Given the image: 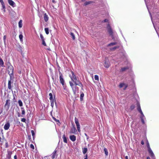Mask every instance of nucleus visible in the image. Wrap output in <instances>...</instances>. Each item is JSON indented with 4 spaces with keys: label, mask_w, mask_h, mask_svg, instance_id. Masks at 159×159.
Returning a JSON list of instances; mask_svg holds the SVG:
<instances>
[{
    "label": "nucleus",
    "mask_w": 159,
    "mask_h": 159,
    "mask_svg": "<svg viewBox=\"0 0 159 159\" xmlns=\"http://www.w3.org/2000/svg\"><path fill=\"white\" fill-rule=\"evenodd\" d=\"M7 71L8 74H9L10 78H13L14 77L13 75V66L10 63L7 64Z\"/></svg>",
    "instance_id": "1"
},
{
    "label": "nucleus",
    "mask_w": 159,
    "mask_h": 159,
    "mask_svg": "<svg viewBox=\"0 0 159 159\" xmlns=\"http://www.w3.org/2000/svg\"><path fill=\"white\" fill-rule=\"evenodd\" d=\"M75 84L76 85H78L81 87H83V85L80 81L77 78H76L75 80H72Z\"/></svg>",
    "instance_id": "2"
},
{
    "label": "nucleus",
    "mask_w": 159,
    "mask_h": 159,
    "mask_svg": "<svg viewBox=\"0 0 159 159\" xmlns=\"http://www.w3.org/2000/svg\"><path fill=\"white\" fill-rule=\"evenodd\" d=\"M59 78L60 83L63 85V87L64 88V89H65V82L64 80L63 79V77L62 73L59 71Z\"/></svg>",
    "instance_id": "3"
},
{
    "label": "nucleus",
    "mask_w": 159,
    "mask_h": 159,
    "mask_svg": "<svg viewBox=\"0 0 159 159\" xmlns=\"http://www.w3.org/2000/svg\"><path fill=\"white\" fill-rule=\"evenodd\" d=\"M147 147L148 148V151L150 155V156L152 155V156H153L154 154L153 153V152L152 151L150 147L149 144L148 140H147Z\"/></svg>",
    "instance_id": "4"
},
{
    "label": "nucleus",
    "mask_w": 159,
    "mask_h": 159,
    "mask_svg": "<svg viewBox=\"0 0 159 159\" xmlns=\"http://www.w3.org/2000/svg\"><path fill=\"white\" fill-rule=\"evenodd\" d=\"M10 78V79L8 80V88L9 89H11V84L13 83L14 77H13L12 78Z\"/></svg>",
    "instance_id": "5"
},
{
    "label": "nucleus",
    "mask_w": 159,
    "mask_h": 159,
    "mask_svg": "<svg viewBox=\"0 0 159 159\" xmlns=\"http://www.w3.org/2000/svg\"><path fill=\"white\" fill-rule=\"evenodd\" d=\"M104 66L106 68H108L110 66V62L107 59H105Z\"/></svg>",
    "instance_id": "6"
},
{
    "label": "nucleus",
    "mask_w": 159,
    "mask_h": 159,
    "mask_svg": "<svg viewBox=\"0 0 159 159\" xmlns=\"http://www.w3.org/2000/svg\"><path fill=\"white\" fill-rule=\"evenodd\" d=\"M71 72L72 74V75H69V76L70 77L71 80H75L76 78H77L76 76L74 74V73L72 71H71Z\"/></svg>",
    "instance_id": "7"
},
{
    "label": "nucleus",
    "mask_w": 159,
    "mask_h": 159,
    "mask_svg": "<svg viewBox=\"0 0 159 159\" xmlns=\"http://www.w3.org/2000/svg\"><path fill=\"white\" fill-rule=\"evenodd\" d=\"M8 2L9 5L13 7H14L16 6L15 3L12 0H7Z\"/></svg>",
    "instance_id": "8"
},
{
    "label": "nucleus",
    "mask_w": 159,
    "mask_h": 159,
    "mask_svg": "<svg viewBox=\"0 0 159 159\" xmlns=\"http://www.w3.org/2000/svg\"><path fill=\"white\" fill-rule=\"evenodd\" d=\"M107 28L108 30V32L109 34L110 35H112L113 34V32L111 29V27L109 25H108L107 26Z\"/></svg>",
    "instance_id": "9"
},
{
    "label": "nucleus",
    "mask_w": 159,
    "mask_h": 159,
    "mask_svg": "<svg viewBox=\"0 0 159 159\" xmlns=\"http://www.w3.org/2000/svg\"><path fill=\"white\" fill-rule=\"evenodd\" d=\"M10 126V123L8 122L7 123L4 125V129L5 130H8Z\"/></svg>",
    "instance_id": "10"
},
{
    "label": "nucleus",
    "mask_w": 159,
    "mask_h": 159,
    "mask_svg": "<svg viewBox=\"0 0 159 159\" xmlns=\"http://www.w3.org/2000/svg\"><path fill=\"white\" fill-rule=\"evenodd\" d=\"M141 116H140V118H141V121L143 124H144V119L145 118V117L144 116V115L143 114V112H142V114H141Z\"/></svg>",
    "instance_id": "11"
},
{
    "label": "nucleus",
    "mask_w": 159,
    "mask_h": 159,
    "mask_svg": "<svg viewBox=\"0 0 159 159\" xmlns=\"http://www.w3.org/2000/svg\"><path fill=\"white\" fill-rule=\"evenodd\" d=\"M69 84H70L73 90V91L74 93H76V90L75 89V88L73 87L74 85L73 83L71 81H70Z\"/></svg>",
    "instance_id": "12"
},
{
    "label": "nucleus",
    "mask_w": 159,
    "mask_h": 159,
    "mask_svg": "<svg viewBox=\"0 0 159 159\" xmlns=\"http://www.w3.org/2000/svg\"><path fill=\"white\" fill-rule=\"evenodd\" d=\"M10 100L9 99L7 100L6 101L5 106L7 107L8 108H9L10 106Z\"/></svg>",
    "instance_id": "13"
},
{
    "label": "nucleus",
    "mask_w": 159,
    "mask_h": 159,
    "mask_svg": "<svg viewBox=\"0 0 159 159\" xmlns=\"http://www.w3.org/2000/svg\"><path fill=\"white\" fill-rule=\"evenodd\" d=\"M137 110L140 113V114H142V111L140 105L139 103H137Z\"/></svg>",
    "instance_id": "14"
},
{
    "label": "nucleus",
    "mask_w": 159,
    "mask_h": 159,
    "mask_svg": "<svg viewBox=\"0 0 159 159\" xmlns=\"http://www.w3.org/2000/svg\"><path fill=\"white\" fill-rule=\"evenodd\" d=\"M43 18L44 21L46 22H47L48 20V15L46 13L44 14Z\"/></svg>",
    "instance_id": "15"
},
{
    "label": "nucleus",
    "mask_w": 159,
    "mask_h": 159,
    "mask_svg": "<svg viewBox=\"0 0 159 159\" xmlns=\"http://www.w3.org/2000/svg\"><path fill=\"white\" fill-rule=\"evenodd\" d=\"M70 139L72 141H75L76 140V137L74 135L70 136Z\"/></svg>",
    "instance_id": "16"
},
{
    "label": "nucleus",
    "mask_w": 159,
    "mask_h": 159,
    "mask_svg": "<svg viewBox=\"0 0 159 159\" xmlns=\"http://www.w3.org/2000/svg\"><path fill=\"white\" fill-rule=\"evenodd\" d=\"M77 131V130L75 127H74L71 129L70 130V133L73 134H75Z\"/></svg>",
    "instance_id": "17"
},
{
    "label": "nucleus",
    "mask_w": 159,
    "mask_h": 159,
    "mask_svg": "<svg viewBox=\"0 0 159 159\" xmlns=\"http://www.w3.org/2000/svg\"><path fill=\"white\" fill-rule=\"evenodd\" d=\"M128 69V67H124L121 68L120 70V72H124L126 70Z\"/></svg>",
    "instance_id": "18"
},
{
    "label": "nucleus",
    "mask_w": 159,
    "mask_h": 159,
    "mask_svg": "<svg viewBox=\"0 0 159 159\" xmlns=\"http://www.w3.org/2000/svg\"><path fill=\"white\" fill-rule=\"evenodd\" d=\"M57 152V151L56 150H55L54 152L52 153V158L53 159L54 158L56 157V154Z\"/></svg>",
    "instance_id": "19"
},
{
    "label": "nucleus",
    "mask_w": 159,
    "mask_h": 159,
    "mask_svg": "<svg viewBox=\"0 0 159 159\" xmlns=\"http://www.w3.org/2000/svg\"><path fill=\"white\" fill-rule=\"evenodd\" d=\"M11 154H12V153L11 152H9V151L8 152V155H7V158L8 159H10V158H11Z\"/></svg>",
    "instance_id": "20"
},
{
    "label": "nucleus",
    "mask_w": 159,
    "mask_h": 159,
    "mask_svg": "<svg viewBox=\"0 0 159 159\" xmlns=\"http://www.w3.org/2000/svg\"><path fill=\"white\" fill-rule=\"evenodd\" d=\"M63 140L64 142L66 143H67V140L66 138V137L65 134L63 135Z\"/></svg>",
    "instance_id": "21"
},
{
    "label": "nucleus",
    "mask_w": 159,
    "mask_h": 159,
    "mask_svg": "<svg viewBox=\"0 0 159 159\" xmlns=\"http://www.w3.org/2000/svg\"><path fill=\"white\" fill-rule=\"evenodd\" d=\"M87 151V148H82V152L83 154H85Z\"/></svg>",
    "instance_id": "22"
},
{
    "label": "nucleus",
    "mask_w": 159,
    "mask_h": 159,
    "mask_svg": "<svg viewBox=\"0 0 159 159\" xmlns=\"http://www.w3.org/2000/svg\"><path fill=\"white\" fill-rule=\"evenodd\" d=\"M22 20H20V21L19 22V28H21L22 27Z\"/></svg>",
    "instance_id": "23"
},
{
    "label": "nucleus",
    "mask_w": 159,
    "mask_h": 159,
    "mask_svg": "<svg viewBox=\"0 0 159 159\" xmlns=\"http://www.w3.org/2000/svg\"><path fill=\"white\" fill-rule=\"evenodd\" d=\"M76 126H77V130L79 132H80V124H78L76 125Z\"/></svg>",
    "instance_id": "24"
},
{
    "label": "nucleus",
    "mask_w": 159,
    "mask_h": 159,
    "mask_svg": "<svg viewBox=\"0 0 159 159\" xmlns=\"http://www.w3.org/2000/svg\"><path fill=\"white\" fill-rule=\"evenodd\" d=\"M49 96H50L49 99L50 100H54V99L53 98L52 94L51 93H50L49 94Z\"/></svg>",
    "instance_id": "25"
},
{
    "label": "nucleus",
    "mask_w": 159,
    "mask_h": 159,
    "mask_svg": "<svg viewBox=\"0 0 159 159\" xmlns=\"http://www.w3.org/2000/svg\"><path fill=\"white\" fill-rule=\"evenodd\" d=\"M45 32L47 34H48L49 33V29L48 28H45Z\"/></svg>",
    "instance_id": "26"
},
{
    "label": "nucleus",
    "mask_w": 159,
    "mask_h": 159,
    "mask_svg": "<svg viewBox=\"0 0 159 159\" xmlns=\"http://www.w3.org/2000/svg\"><path fill=\"white\" fill-rule=\"evenodd\" d=\"M104 151L105 155L106 156H107L108 155V153L107 149L106 148H104Z\"/></svg>",
    "instance_id": "27"
},
{
    "label": "nucleus",
    "mask_w": 159,
    "mask_h": 159,
    "mask_svg": "<svg viewBox=\"0 0 159 159\" xmlns=\"http://www.w3.org/2000/svg\"><path fill=\"white\" fill-rule=\"evenodd\" d=\"M18 103L19 104V105L20 107H22L23 106V103L21 100H19L18 101Z\"/></svg>",
    "instance_id": "28"
},
{
    "label": "nucleus",
    "mask_w": 159,
    "mask_h": 159,
    "mask_svg": "<svg viewBox=\"0 0 159 159\" xmlns=\"http://www.w3.org/2000/svg\"><path fill=\"white\" fill-rule=\"evenodd\" d=\"M23 36L22 34H20L19 36V38H20V40L21 42L23 41Z\"/></svg>",
    "instance_id": "29"
},
{
    "label": "nucleus",
    "mask_w": 159,
    "mask_h": 159,
    "mask_svg": "<svg viewBox=\"0 0 159 159\" xmlns=\"http://www.w3.org/2000/svg\"><path fill=\"white\" fill-rule=\"evenodd\" d=\"M116 43H116V42L112 43H110V44H109L108 45V46H113V45H116Z\"/></svg>",
    "instance_id": "30"
},
{
    "label": "nucleus",
    "mask_w": 159,
    "mask_h": 159,
    "mask_svg": "<svg viewBox=\"0 0 159 159\" xmlns=\"http://www.w3.org/2000/svg\"><path fill=\"white\" fill-rule=\"evenodd\" d=\"M125 85V84L124 83H121L120 84V85H119V87L120 88H121L122 87H123Z\"/></svg>",
    "instance_id": "31"
},
{
    "label": "nucleus",
    "mask_w": 159,
    "mask_h": 159,
    "mask_svg": "<svg viewBox=\"0 0 159 159\" xmlns=\"http://www.w3.org/2000/svg\"><path fill=\"white\" fill-rule=\"evenodd\" d=\"M75 121L76 125L79 124L78 119L76 118L75 117Z\"/></svg>",
    "instance_id": "32"
},
{
    "label": "nucleus",
    "mask_w": 159,
    "mask_h": 159,
    "mask_svg": "<svg viewBox=\"0 0 159 159\" xmlns=\"http://www.w3.org/2000/svg\"><path fill=\"white\" fill-rule=\"evenodd\" d=\"M70 35L72 36V39L73 40L75 39V36L74 34L72 33H70Z\"/></svg>",
    "instance_id": "33"
},
{
    "label": "nucleus",
    "mask_w": 159,
    "mask_h": 159,
    "mask_svg": "<svg viewBox=\"0 0 159 159\" xmlns=\"http://www.w3.org/2000/svg\"><path fill=\"white\" fill-rule=\"evenodd\" d=\"M84 96V94L83 93H82L80 94V99L81 100H82L83 99V97Z\"/></svg>",
    "instance_id": "34"
},
{
    "label": "nucleus",
    "mask_w": 159,
    "mask_h": 159,
    "mask_svg": "<svg viewBox=\"0 0 159 159\" xmlns=\"http://www.w3.org/2000/svg\"><path fill=\"white\" fill-rule=\"evenodd\" d=\"M94 79L95 80L98 81L99 80V77L98 75H95L94 76Z\"/></svg>",
    "instance_id": "35"
},
{
    "label": "nucleus",
    "mask_w": 159,
    "mask_h": 159,
    "mask_svg": "<svg viewBox=\"0 0 159 159\" xmlns=\"http://www.w3.org/2000/svg\"><path fill=\"white\" fill-rule=\"evenodd\" d=\"M119 48V46H116L114 48H110V50H114L116 49L117 48Z\"/></svg>",
    "instance_id": "36"
},
{
    "label": "nucleus",
    "mask_w": 159,
    "mask_h": 159,
    "mask_svg": "<svg viewBox=\"0 0 159 159\" xmlns=\"http://www.w3.org/2000/svg\"><path fill=\"white\" fill-rule=\"evenodd\" d=\"M50 102H51V106L52 107H53L54 106V100H50Z\"/></svg>",
    "instance_id": "37"
},
{
    "label": "nucleus",
    "mask_w": 159,
    "mask_h": 159,
    "mask_svg": "<svg viewBox=\"0 0 159 159\" xmlns=\"http://www.w3.org/2000/svg\"><path fill=\"white\" fill-rule=\"evenodd\" d=\"M31 133L33 136V138L34 139L35 137V134L34 131L33 130H31Z\"/></svg>",
    "instance_id": "38"
},
{
    "label": "nucleus",
    "mask_w": 159,
    "mask_h": 159,
    "mask_svg": "<svg viewBox=\"0 0 159 159\" xmlns=\"http://www.w3.org/2000/svg\"><path fill=\"white\" fill-rule=\"evenodd\" d=\"M42 44L44 46H46V44L44 40H42Z\"/></svg>",
    "instance_id": "39"
},
{
    "label": "nucleus",
    "mask_w": 159,
    "mask_h": 159,
    "mask_svg": "<svg viewBox=\"0 0 159 159\" xmlns=\"http://www.w3.org/2000/svg\"><path fill=\"white\" fill-rule=\"evenodd\" d=\"M91 2H86L84 3V4L85 5H87L88 4H90L91 3Z\"/></svg>",
    "instance_id": "40"
},
{
    "label": "nucleus",
    "mask_w": 159,
    "mask_h": 159,
    "mask_svg": "<svg viewBox=\"0 0 159 159\" xmlns=\"http://www.w3.org/2000/svg\"><path fill=\"white\" fill-rule=\"evenodd\" d=\"M40 37L41 38L42 40H44L43 37V35L41 34H40Z\"/></svg>",
    "instance_id": "41"
},
{
    "label": "nucleus",
    "mask_w": 159,
    "mask_h": 159,
    "mask_svg": "<svg viewBox=\"0 0 159 159\" xmlns=\"http://www.w3.org/2000/svg\"><path fill=\"white\" fill-rule=\"evenodd\" d=\"M6 35H4V36H3V40H4V43L5 44V42H6Z\"/></svg>",
    "instance_id": "42"
},
{
    "label": "nucleus",
    "mask_w": 159,
    "mask_h": 159,
    "mask_svg": "<svg viewBox=\"0 0 159 159\" xmlns=\"http://www.w3.org/2000/svg\"><path fill=\"white\" fill-rule=\"evenodd\" d=\"M30 147L31 148L33 149H34V146L32 144H30Z\"/></svg>",
    "instance_id": "43"
},
{
    "label": "nucleus",
    "mask_w": 159,
    "mask_h": 159,
    "mask_svg": "<svg viewBox=\"0 0 159 159\" xmlns=\"http://www.w3.org/2000/svg\"><path fill=\"white\" fill-rule=\"evenodd\" d=\"M25 113V110H22L21 114L23 115H24Z\"/></svg>",
    "instance_id": "44"
},
{
    "label": "nucleus",
    "mask_w": 159,
    "mask_h": 159,
    "mask_svg": "<svg viewBox=\"0 0 159 159\" xmlns=\"http://www.w3.org/2000/svg\"><path fill=\"white\" fill-rule=\"evenodd\" d=\"M134 107H135L134 105H132L130 107V108L131 110H132L134 108Z\"/></svg>",
    "instance_id": "45"
},
{
    "label": "nucleus",
    "mask_w": 159,
    "mask_h": 159,
    "mask_svg": "<svg viewBox=\"0 0 159 159\" xmlns=\"http://www.w3.org/2000/svg\"><path fill=\"white\" fill-rule=\"evenodd\" d=\"M21 121L23 122H25L26 120L24 118H22L21 120Z\"/></svg>",
    "instance_id": "46"
},
{
    "label": "nucleus",
    "mask_w": 159,
    "mask_h": 159,
    "mask_svg": "<svg viewBox=\"0 0 159 159\" xmlns=\"http://www.w3.org/2000/svg\"><path fill=\"white\" fill-rule=\"evenodd\" d=\"M2 9H5V6L4 4V3H3V4H2Z\"/></svg>",
    "instance_id": "47"
},
{
    "label": "nucleus",
    "mask_w": 159,
    "mask_h": 159,
    "mask_svg": "<svg viewBox=\"0 0 159 159\" xmlns=\"http://www.w3.org/2000/svg\"><path fill=\"white\" fill-rule=\"evenodd\" d=\"M124 86H125V88L124 89L125 90L128 87V85L125 84V85Z\"/></svg>",
    "instance_id": "48"
},
{
    "label": "nucleus",
    "mask_w": 159,
    "mask_h": 159,
    "mask_svg": "<svg viewBox=\"0 0 159 159\" xmlns=\"http://www.w3.org/2000/svg\"><path fill=\"white\" fill-rule=\"evenodd\" d=\"M53 119L56 121V122H59V120H57L55 118L53 117Z\"/></svg>",
    "instance_id": "49"
},
{
    "label": "nucleus",
    "mask_w": 159,
    "mask_h": 159,
    "mask_svg": "<svg viewBox=\"0 0 159 159\" xmlns=\"http://www.w3.org/2000/svg\"><path fill=\"white\" fill-rule=\"evenodd\" d=\"M150 156L152 158V159H155V157L154 154L153 156H152V155Z\"/></svg>",
    "instance_id": "50"
},
{
    "label": "nucleus",
    "mask_w": 159,
    "mask_h": 159,
    "mask_svg": "<svg viewBox=\"0 0 159 159\" xmlns=\"http://www.w3.org/2000/svg\"><path fill=\"white\" fill-rule=\"evenodd\" d=\"M0 2L1 3V4L4 3V2H3V0H0Z\"/></svg>",
    "instance_id": "51"
},
{
    "label": "nucleus",
    "mask_w": 159,
    "mask_h": 159,
    "mask_svg": "<svg viewBox=\"0 0 159 159\" xmlns=\"http://www.w3.org/2000/svg\"><path fill=\"white\" fill-rule=\"evenodd\" d=\"M85 158L84 159H88V158H87L88 155H87V154H86L85 155Z\"/></svg>",
    "instance_id": "52"
},
{
    "label": "nucleus",
    "mask_w": 159,
    "mask_h": 159,
    "mask_svg": "<svg viewBox=\"0 0 159 159\" xmlns=\"http://www.w3.org/2000/svg\"><path fill=\"white\" fill-rule=\"evenodd\" d=\"M108 21V20L107 19H105L104 20V22H107Z\"/></svg>",
    "instance_id": "53"
},
{
    "label": "nucleus",
    "mask_w": 159,
    "mask_h": 159,
    "mask_svg": "<svg viewBox=\"0 0 159 159\" xmlns=\"http://www.w3.org/2000/svg\"><path fill=\"white\" fill-rule=\"evenodd\" d=\"M17 157L16 155H15L14 156V159H17Z\"/></svg>",
    "instance_id": "54"
},
{
    "label": "nucleus",
    "mask_w": 159,
    "mask_h": 159,
    "mask_svg": "<svg viewBox=\"0 0 159 159\" xmlns=\"http://www.w3.org/2000/svg\"><path fill=\"white\" fill-rule=\"evenodd\" d=\"M141 143L142 145H143L144 144V142L143 141H142L141 142Z\"/></svg>",
    "instance_id": "55"
},
{
    "label": "nucleus",
    "mask_w": 159,
    "mask_h": 159,
    "mask_svg": "<svg viewBox=\"0 0 159 159\" xmlns=\"http://www.w3.org/2000/svg\"><path fill=\"white\" fill-rule=\"evenodd\" d=\"M125 158L126 159H128V156H126L125 157Z\"/></svg>",
    "instance_id": "56"
},
{
    "label": "nucleus",
    "mask_w": 159,
    "mask_h": 159,
    "mask_svg": "<svg viewBox=\"0 0 159 159\" xmlns=\"http://www.w3.org/2000/svg\"><path fill=\"white\" fill-rule=\"evenodd\" d=\"M21 109L22 110H25L23 107H21Z\"/></svg>",
    "instance_id": "57"
},
{
    "label": "nucleus",
    "mask_w": 159,
    "mask_h": 159,
    "mask_svg": "<svg viewBox=\"0 0 159 159\" xmlns=\"http://www.w3.org/2000/svg\"><path fill=\"white\" fill-rule=\"evenodd\" d=\"M147 159H150V158L149 157H147Z\"/></svg>",
    "instance_id": "58"
},
{
    "label": "nucleus",
    "mask_w": 159,
    "mask_h": 159,
    "mask_svg": "<svg viewBox=\"0 0 159 159\" xmlns=\"http://www.w3.org/2000/svg\"><path fill=\"white\" fill-rule=\"evenodd\" d=\"M3 11L4 12H5V9H3Z\"/></svg>",
    "instance_id": "59"
},
{
    "label": "nucleus",
    "mask_w": 159,
    "mask_h": 159,
    "mask_svg": "<svg viewBox=\"0 0 159 159\" xmlns=\"http://www.w3.org/2000/svg\"><path fill=\"white\" fill-rule=\"evenodd\" d=\"M150 15L151 16V14L150 13ZM151 19H152V17H151Z\"/></svg>",
    "instance_id": "60"
},
{
    "label": "nucleus",
    "mask_w": 159,
    "mask_h": 159,
    "mask_svg": "<svg viewBox=\"0 0 159 159\" xmlns=\"http://www.w3.org/2000/svg\"><path fill=\"white\" fill-rule=\"evenodd\" d=\"M92 37H93V38H94V36H92Z\"/></svg>",
    "instance_id": "61"
},
{
    "label": "nucleus",
    "mask_w": 159,
    "mask_h": 159,
    "mask_svg": "<svg viewBox=\"0 0 159 159\" xmlns=\"http://www.w3.org/2000/svg\"><path fill=\"white\" fill-rule=\"evenodd\" d=\"M76 86H75V88H76Z\"/></svg>",
    "instance_id": "62"
}]
</instances>
